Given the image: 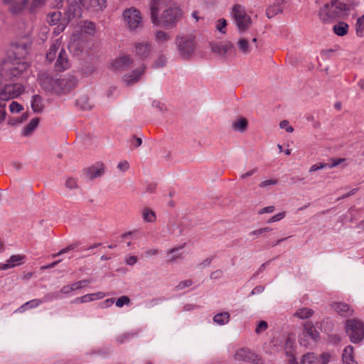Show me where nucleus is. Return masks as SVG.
I'll list each match as a JSON object with an SVG mask.
<instances>
[{
	"label": "nucleus",
	"mask_w": 364,
	"mask_h": 364,
	"mask_svg": "<svg viewBox=\"0 0 364 364\" xmlns=\"http://www.w3.org/2000/svg\"><path fill=\"white\" fill-rule=\"evenodd\" d=\"M151 52V45L146 41L136 43L135 44V53L136 55L144 59L147 58Z\"/></svg>",
	"instance_id": "a211bd4d"
},
{
	"label": "nucleus",
	"mask_w": 364,
	"mask_h": 364,
	"mask_svg": "<svg viewBox=\"0 0 364 364\" xmlns=\"http://www.w3.org/2000/svg\"><path fill=\"white\" fill-rule=\"evenodd\" d=\"M105 173V165L101 162H97L86 170L87 177L90 179L101 177Z\"/></svg>",
	"instance_id": "4468645a"
},
{
	"label": "nucleus",
	"mask_w": 364,
	"mask_h": 364,
	"mask_svg": "<svg viewBox=\"0 0 364 364\" xmlns=\"http://www.w3.org/2000/svg\"><path fill=\"white\" fill-rule=\"evenodd\" d=\"M144 66H140L137 68L136 69L132 71L130 73L124 75L123 77V82L127 85L134 84L139 80L140 77L144 73Z\"/></svg>",
	"instance_id": "f3484780"
},
{
	"label": "nucleus",
	"mask_w": 364,
	"mask_h": 364,
	"mask_svg": "<svg viewBox=\"0 0 364 364\" xmlns=\"http://www.w3.org/2000/svg\"><path fill=\"white\" fill-rule=\"evenodd\" d=\"M247 125V122L245 118H240L237 120H236L233 124L232 126L235 129H237L240 132H243Z\"/></svg>",
	"instance_id": "ea45409f"
},
{
	"label": "nucleus",
	"mask_w": 364,
	"mask_h": 364,
	"mask_svg": "<svg viewBox=\"0 0 364 364\" xmlns=\"http://www.w3.org/2000/svg\"><path fill=\"white\" fill-rule=\"evenodd\" d=\"M38 82L42 89L50 94L58 95L59 78L46 71H41L38 74Z\"/></svg>",
	"instance_id": "0eeeda50"
},
{
	"label": "nucleus",
	"mask_w": 364,
	"mask_h": 364,
	"mask_svg": "<svg viewBox=\"0 0 364 364\" xmlns=\"http://www.w3.org/2000/svg\"><path fill=\"white\" fill-rule=\"evenodd\" d=\"M331 355L329 353H323L320 355V362L321 364H328L331 360Z\"/></svg>",
	"instance_id": "5fc2aeb1"
},
{
	"label": "nucleus",
	"mask_w": 364,
	"mask_h": 364,
	"mask_svg": "<svg viewBox=\"0 0 364 364\" xmlns=\"http://www.w3.org/2000/svg\"><path fill=\"white\" fill-rule=\"evenodd\" d=\"M230 319V314L228 311L218 312L213 318V322L218 326L228 324Z\"/></svg>",
	"instance_id": "393cba45"
},
{
	"label": "nucleus",
	"mask_w": 364,
	"mask_h": 364,
	"mask_svg": "<svg viewBox=\"0 0 364 364\" xmlns=\"http://www.w3.org/2000/svg\"><path fill=\"white\" fill-rule=\"evenodd\" d=\"M56 6L63 7L64 6H72L73 4L77 2V0H58Z\"/></svg>",
	"instance_id": "bf43d9fd"
},
{
	"label": "nucleus",
	"mask_w": 364,
	"mask_h": 364,
	"mask_svg": "<svg viewBox=\"0 0 364 364\" xmlns=\"http://www.w3.org/2000/svg\"><path fill=\"white\" fill-rule=\"evenodd\" d=\"M167 62V58L164 55H160L158 56L157 59L155 60L154 63V67L155 68H163L166 65Z\"/></svg>",
	"instance_id": "c03bdc74"
},
{
	"label": "nucleus",
	"mask_w": 364,
	"mask_h": 364,
	"mask_svg": "<svg viewBox=\"0 0 364 364\" xmlns=\"http://www.w3.org/2000/svg\"><path fill=\"white\" fill-rule=\"evenodd\" d=\"M9 5V10L13 14H19L27 6L28 7V0H4Z\"/></svg>",
	"instance_id": "2eb2a0df"
},
{
	"label": "nucleus",
	"mask_w": 364,
	"mask_h": 364,
	"mask_svg": "<svg viewBox=\"0 0 364 364\" xmlns=\"http://www.w3.org/2000/svg\"><path fill=\"white\" fill-rule=\"evenodd\" d=\"M73 291H74V289H73V287L71 284L65 285V286L63 287L58 293H59V294L60 293L63 294H68L69 293H70Z\"/></svg>",
	"instance_id": "338daca9"
},
{
	"label": "nucleus",
	"mask_w": 364,
	"mask_h": 364,
	"mask_svg": "<svg viewBox=\"0 0 364 364\" xmlns=\"http://www.w3.org/2000/svg\"><path fill=\"white\" fill-rule=\"evenodd\" d=\"M129 168V164L127 161H121L117 164V169L122 172H125Z\"/></svg>",
	"instance_id": "6e6d98bb"
},
{
	"label": "nucleus",
	"mask_w": 364,
	"mask_h": 364,
	"mask_svg": "<svg viewBox=\"0 0 364 364\" xmlns=\"http://www.w3.org/2000/svg\"><path fill=\"white\" fill-rule=\"evenodd\" d=\"M239 50L243 54H248L251 51L250 43L244 38H240L237 43Z\"/></svg>",
	"instance_id": "7c9ffc66"
},
{
	"label": "nucleus",
	"mask_w": 364,
	"mask_h": 364,
	"mask_svg": "<svg viewBox=\"0 0 364 364\" xmlns=\"http://www.w3.org/2000/svg\"><path fill=\"white\" fill-rule=\"evenodd\" d=\"M354 348L352 346H347L342 353V362L343 364H358L354 359Z\"/></svg>",
	"instance_id": "412c9836"
},
{
	"label": "nucleus",
	"mask_w": 364,
	"mask_h": 364,
	"mask_svg": "<svg viewBox=\"0 0 364 364\" xmlns=\"http://www.w3.org/2000/svg\"><path fill=\"white\" fill-rule=\"evenodd\" d=\"M171 38V36L162 31H159L155 33V41L159 45H164Z\"/></svg>",
	"instance_id": "473e14b6"
},
{
	"label": "nucleus",
	"mask_w": 364,
	"mask_h": 364,
	"mask_svg": "<svg viewBox=\"0 0 364 364\" xmlns=\"http://www.w3.org/2000/svg\"><path fill=\"white\" fill-rule=\"evenodd\" d=\"M284 217H285V212L279 213L276 214V215H273L272 217H271L269 219L268 223H275L277 221H279L282 219H283Z\"/></svg>",
	"instance_id": "13d9d810"
},
{
	"label": "nucleus",
	"mask_w": 364,
	"mask_h": 364,
	"mask_svg": "<svg viewBox=\"0 0 364 364\" xmlns=\"http://www.w3.org/2000/svg\"><path fill=\"white\" fill-rule=\"evenodd\" d=\"M61 17V13L58 11H55L48 14L47 21L50 25H56L60 22Z\"/></svg>",
	"instance_id": "c9c22d12"
},
{
	"label": "nucleus",
	"mask_w": 364,
	"mask_h": 364,
	"mask_svg": "<svg viewBox=\"0 0 364 364\" xmlns=\"http://www.w3.org/2000/svg\"><path fill=\"white\" fill-rule=\"evenodd\" d=\"M349 26L344 21L338 22L333 27V33L338 36H344L348 33Z\"/></svg>",
	"instance_id": "bb28decb"
},
{
	"label": "nucleus",
	"mask_w": 364,
	"mask_h": 364,
	"mask_svg": "<svg viewBox=\"0 0 364 364\" xmlns=\"http://www.w3.org/2000/svg\"><path fill=\"white\" fill-rule=\"evenodd\" d=\"M69 67V62L65 51L61 48L58 53L55 68L58 70H65Z\"/></svg>",
	"instance_id": "aec40b11"
},
{
	"label": "nucleus",
	"mask_w": 364,
	"mask_h": 364,
	"mask_svg": "<svg viewBox=\"0 0 364 364\" xmlns=\"http://www.w3.org/2000/svg\"><path fill=\"white\" fill-rule=\"evenodd\" d=\"M42 303H43V301L41 299H33V300L26 302V305H28L27 307L28 309H33V308L37 307Z\"/></svg>",
	"instance_id": "052dcab7"
},
{
	"label": "nucleus",
	"mask_w": 364,
	"mask_h": 364,
	"mask_svg": "<svg viewBox=\"0 0 364 364\" xmlns=\"http://www.w3.org/2000/svg\"><path fill=\"white\" fill-rule=\"evenodd\" d=\"M234 358L236 360L239 361H245L253 364H263V360L259 355L245 348L238 349L235 353Z\"/></svg>",
	"instance_id": "9d476101"
},
{
	"label": "nucleus",
	"mask_w": 364,
	"mask_h": 364,
	"mask_svg": "<svg viewBox=\"0 0 364 364\" xmlns=\"http://www.w3.org/2000/svg\"><path fill=\"white\" fill-rule=\"evenodd\" d=\"M346 332L353 343H359L364 339V323L358 318L348 319L346 321Z\"/></svg>",
	"instance_id": "423d86ee"
},
{
	"label": "nucleus",
	"mask_w": 364,
	"mask_h": 364,
	"mask_svg": "<svg viewBox=\"0 0 364 364\" xmlns=\"http://www.w3.org/2000/svg\"><path fill=\"white\" fill-rule=\"evenodd\" d=\"M23 259L24 256L20 255L11 256L9 259L6 261L7 267L10 269L20 264Z\"/></svg>",
	"instance_id": "72a5a7b5"
},
{
	"label": "nucleus",
	"mask_w": 364,
	"mask_h": 364,
	"mask_svg": "<svg viewBox=\"0 0 364 364\" xmlns=\"http://www.w3.org/2000/svg\"><path fill=\"white\" fill-rule=\"evenodd\" d=\"M107 6V0H90L87 7L92 11H101Z\"/></svg>",
	"instance_id": "c756f323"
},
{
	"label": "nucleus",
	"mask_w": 364,
	"mask_h": 364,
	"mask_svg": "<svg viewBox=\"0 0 364 364\" xmlns=\"http://www.w3.org/2000/svg\"><path fill=\"white\" fill-rule=\"evenodd\" d=\"M105 296V293L99 291L92 294H87L82 296L77 297L75 299V303H87L90 301H93L95 300L101 299Z\"/></svg>",
	"instance_id": "5701e85b"
},
{
	"label": "nucleus",
	"mask_w": 364,
	"mask_h": 364,
	"mask_svg": "<svg viewBox=\"0 0 364 364\" xmlns=\"http://www.w3.org/2000/svg\"><path fill=\"white\" fill-rule=\"evenodd\" d=\"M278 183L277 179H269L261 182L259 186L262 188H266L268 186H274Z\"/></svg>",
	"instance_id": "4d7b16f0"
},
{
	"label": "nucleus",
	"mask_w": 364,
	"mask_h": 364,
	"mask_svg": "<svg viewBox=\"0 0 364 364\" xmlns=\"http://www.w3.org/2000/svg\"><path fill=\"white\" fill-rule=\"evenodd\" d=\"M122 21L129 31H136L143 26L141 13L134 6L127 8L122 11Z\"/></svg>",
	"instance_id": "20e7f679"
},
{
	"label": "nucleus",
	"mask_w": 364,
	"mask_h": 364,
	"mask_svg": "<svg viewBox=\"0 0 364 364\" xmlns=\"http://www.w3.org/2000/svg\"><path fill=\"white\" fill-rule=\"evenodd\" d=\"M179 55L183 59H189L196 49L195 41L191 37L178 36L176 39Z\"/></svg>",
	"instance_id": "6e6552de"
},
{
	"label": "nucleus",
	"mask_w": 364,
	"mask_h": 364,
	"mask_svg": "<svg viewBox=\"0 0 364 364\" xmlns=\"http://www.w3.org/2000/svg\"><path fill=\"white\" fill-rule=\"evenodd\" d=\"M267 327H268V324L266 321H260L255 328V333L257 335H259V334L262 333L264 331H265L267 330Z\"/></svg>",
	"instance_id": "49530a36"
},
{
	"label": "nucleus",
	"mask_w": 364,
	"mask_h": 364,
	"mask_svg": "<svg viewBox=\"0 0 364 364\" xmlns=\"http://www.w3.org/2000/svg\"><path fill=\"white\" fill-rule=\"evenodd\" d=\"M132 64V60L129 55L121 54L114 59L110 68L114 71H122L129 68Z\"/></svg>",
	"instance_id": "f8f14e48"
},
{
	"label": "nucleus",
	"mask_w": 364,
	"mask_h": 364,
	"mask_svg": "<svg viewBox=\"0 0 364 364\" xmlns=\"http://www.w3.org/2000/svg\"><path fill=\"white\" fill-rule=\"evenodd\" d=\"M279 127L285 129L289 133H292L294 132V127L289 124V122L287 120L281 121L279 123Z\"/></svg>",
	"instance_id": "603ef678"
},
{
	"label": "nucleus",
	"mask_w": 364,
	"mask_h": 364,
	"mask_svg": "<svg viewBox=\"0 0 364 364\" xmlns=\"http://www.w3.org/2000/svg\"><path fill=\"white\" fill-rule=\"evenodd\" d=\"M358 5V1L343 3L338 0H331L319 7L318 16L322 23H331L341 14L350 11Z\"/></svg>",
	"instance_id": "7ed1b4c3"
},
{
	"label": "nucleus",
	"mask_w": 364,
	"mask_h": 364,
	"mask_svg": "<svg viewBox=\"0 0 364 364\" xmlns=\"http://www.w3.org/2000/svg\"><path fill=\"white\" fill-rule=\"evenodd\" d=\"M58 95L68 94L75 89L77 84V78L72 75H66L63 78H59Z\"/></svg>",
	"instance_id": "9b49d317"
},
{
	"label": "nucleus",
	"mask_w": 364,
	"mask_h": 364,
	"mask_svg": "<svg viewBox=\"0 0 364 364\" xmlns=\"http://www.w3.org/2000/svg\"><path fill=\"white\" fill-rule=\"evenodd\" d=\"M193 282L191 279H187L179 282L178 284L176 286L175 289L176 290H182L186 287L191 286Z\"/></svg>",
	"instance_id": "864d4df0"
},
{
	"label": "nucleus",
	"mask_w": 364,
	"mask_h": 364,
	"mask_svg": "<svg viewBox=\"0 0 364 364\" xmlns=\"http://www.w3.org/2000/svg\"><path fill=\"white\" fill-rule=\"evenodd\" d=\"M183 248V245H181L169 250L166 253V262L170 264L178 259H182L184 254L182 251Z\"/></svg>",
	"instance_id": "6ab92c4d"
},
{
	"label": "nucleus",
	"mask_w": 364,
	"mask_h": 364,
	"mask_svg": "<svg viewBox=\"0 0 364 364\" xmlns=\"http://www.w3.org/2000/svg\"><path fill=\"white\" fill-rule=\"evenodd\" d=\"M6 80H9L6 72H4V66L2 64H0V87L2 85L3 82Z\"/></svg>",
	"instance_id": "0e129e2a"
},
{
	"label": "nucleus",
	"mask_w": 364,
	"mask_h": 364,
	"mask_svg": "<svg viewBox=\"0 0 364 364\" xmlns=\"http://www.w3.org/2000/svg\"><path fill=\"white\" fill-rule=\"evenodd\" d=\"M331 307L337 314L343 317L351 316L353 313V309L346 303L333 302L331 304Z\"/></svg>",
	"instance_id": "dca6fc26"
},
{
	"label": "nucleus",
	"mask_w": 364,
	"mask_h": 364,
	"mask_svg": "<svg viewBox=\"0 0 364 364\" xmlns=\"http://www.w3.org/2000/svg\"><path fill=\"white\" fill-rule=\"evenodd\" d=\"M355 33L358 37L364 36V15L360 16L356 21Z\"/></svg>",
	"instance_id": "e433bc0d"
},
{
	"label": "nucleus",
	"mask_w": 364,
	"mask_h": 364,
	"mask_svg": "<svg viewBox=\"0 0 364 364\" xmlns=\"http://www.w3.org/2000/svg\"><path fill=\"white\" fill-rule=\"evenodd\" d=\"M31 105L34 112H41L44 107L42 97L38 95H33L31 101Z\"/></svg>",
	"instance_id": "c85d7f7f"
},
{
	"label": "nucleus",
	"mask_w": 364,
	"mask_h": 364,
	"mask_svg": "<svg viewBox=\"0 0 364 364\" xmlns=\"http://www.w3.org/2000/svg\"><path fill=\"white\" fill-rule=\"evenodd\" d=\"M130 302V299L127 296H122L116 301V306L117 307H122L124 305H127Z\"/></svg>",
	"instance_id": "09e8293b"
},
{
	"label": "nucleus",
	"mask_w": 364,
	"mask_h": 364,
	"mask_svg": "<svg viewBox=\"0 0 364 364\" xmlns=\"http://www.w3.org/2000/svg\"><path fill=\"white\" fill-rule=\"evenodd\" d=\"M295 347V341L294 338H291L289 336L285 342V350L286 355H289V353H293L294 348Z\"/></svg>",
	"instance_id": "a19ab883"
},
{
	"label": "nucleus",
	"mask_w": 364,
	"mask_h": 364,
	"mask_svg": "<svg viewBox=\"0 0 364 364\" xmlns=\"http://www.w3.org/2000/svg\"><path fill=\"white\" fill-rule=\"evenodd\" d=\"M307 336L310 337L313 341H316L319 337V332L310 323H306L304 326V332L300 335L299 340L301 345L304 346L309 345V342L306 339Z\"/></svg>",
	"instance_id": "ddd939ff"
},
{
	"label": "nucleus",
	"mask_w": 364,
	"mask_h": 364,
	"mask_svg": "<svg viewBox=\"0 0 364 364\" xmlns=\"http://www.w3.org/2000/svg\"><path fill=\"white\" fill-rule=\"evenodd\" d=\"M313 314L314 311L312 309L308 308H301L296 310L294 314V316L301 319H305L311 316Z\"/></svg>",
	"instance_id": "f704fd0d"
},
{
	"label": "nucleus",
	"mask_w": 364,
	"mask_h": 364,
	"mask_svg": "<svg viewBox=\"0 0 364 364\" xmlns=\"http://www.w3.org/2000/svg\"><path fill=\"white\" fill-rule=\"evenodd\" d=\"M90 283V280L83 279L79 282H76L72 284L74 291L77 289H80L88 285Z\"/></svg>",
	"instance_id": "de8ad7c7"
},
{
	"label": "nucleus",
	"mask_w": 364,
	"mask_h": 364,
	"mask_svg": "<svg viewBox=\"0 0 364 364\" xmlns=\"http://www.w3.org/2000/svg\"><path fill=\"white\" fill-rule=\"evenodd\" d=\"M48 0H31V4L28 6L30 12H35L40 8L46 5Z\"/></svg>",
	"instance_id": "4c0bfd02"
},
{
	"label": "nucleus",
	"mask_w": 364,
	"mask_h": 364,
	"mask_svg": "<svg viewBox=\"0 0 364 364\" xmlns=\"http://www.w3.org/2000/svg\"><path fill=\"white\" fill-rule=\"evenodd\" d=\"M76 105L83 110H90L93 107L92 103L87 95L80 96L76 101Z\"/></svg>",
	"instance_id": "cd10ccee"
},
{
	"label": "nucleus",
	"mask_w": 364,
	"mask_h": 364,
	"mask_svg": "<svg viewBox=\"0 0 364 364\" xmlns=\"http://www.w3.org/2000/svg\"><path fill=\"white\" fill-rule=\"evenodd\" d=\"M66 188L69 189H75L77 188V183L76 179L73 178H68L65 183Z\"/></svg>",
	"instance_id": "3c124183"
},
{
	"label": "nucleus",
	"mask_w": 364,
	"mask_h": 364,
	"mask_svg": "<svg viewBox=\"0 0 364 364\" xmlns=\"http://www.w3.org/2000/svg\"><path fill=\"white\" fill-rule=\"evenodd\" d=\"M61 46L60 38L55 39L50 46L48 51L46 53V59L48 62L51 63L54 60L56 53L60 50Z\"/></svg>",
	"instance_id": "b1692460"
},
{
	"label": "nucleus",
	"mask_w": 364,
	"mask_h": 364,
	"mask_svg": "<svg viewBox=\"0 0 364 364\" xmlns=\"http://www.w3.org/2000/svg\"><path fill=\"white\" fill-rule=\"evenodd\" d=\"M227 21L225 18H220L216 21L215 28L221 33H226Z\"/></svg>",
	"instance_id": "79ce46f5"
},
{
	"label": "nucleus",
	"mask_w": 364,
	"mask_h": 364,
	"mask_svg": "<svg viewBox=\"0 0 364 364\" xmlns=\"http://www.w3.org/2000/svg\"><path fill=\"white\" fill-rule=\"evenodd\" d=\"M25 90L21 83H9L0 87V100L7 101L21 95Z\"/></svg>",
	"instance_id": "1a4fd4ad"
},
{
	"label": "nucleus",
	"mask_w": 364,
	"mask_h": 364,
	"mask_svg": "<svg viewBox=\"0 0 364 364\" xmlns=\"http://www.w3.org/2000/svg\"><path fill=\"white\" fill-rule=\"evenodd\" d=\"M6 104L0 102V124H1L6 119Z\"/></svg>",
	"instance_id": "e2e57ef3"
},
{
	"label": "nucleus",
	"mask_w": 364,
	"mask_h": 364,
	"mask_svg": "<svg viewBox=\"0 0 364 364\" xmlns=\"http://www.w3.org/2000/svg\"><path fill=\"white\" fill-rule=\"evenodd\" d=\"M326 167H327V164H321V163L316 164L312 165L310 167L309 171L310 172H314V171L322 169V168H326Z\"/></svg>",
	"instance_id": "69168bd1"
},
{
	"label": "nucleus",
	"mask_w": 364,
	"mask_h": 364,
	"mask_svg": "<svg viewBox=\"0 0 364 364\" xmlns=\"http://www.w3.org/2000/svg\"><path fill=\"white\" fill-rule=\"evenodd\" d=\"M282 11V8L279 6H269L267 9V16L268 18H272L273 17L274 15L279 14V13H281Z\"/></svg>",
	"instance_id": "37998d69"
},
{
	"label": "nucleus",
	"mask_w": 364,
	"mask_h": 364,
	"mask_svg": "<svg viewBox=\"0 0 364 364\" xmlns=\"http://www.w3.org/2000/svg\"><path fill=\"white\" fill-rule=\"evenodd\" d=\"M137 260H138L137 257L134 255L127 256V257H126V259H125L126 264L128 265H130V266H132L134 264H136Z\"/></svg>",
	"instance_id": "774afa93"
},
{
	"label": "nucleus",
	"mask_w": 364,
	"mask_h": 364,
	"mask_svg": "<svg viewBox=\"0 0 364 364\" xmlns=\"http://www.w3.org/2000/svg\"><path fill=\"white\" fill-rule=\"evenodd\" d=\"M39 121L38 117L33 118L29 123L21 129V136L25 137L31 136L38 127Z\"/></svg>",
	"instance_id": "4be33fe9"
},
{
	"label": "nucleus",
	"mask_w": 364,
	"mask_h": 364,
	"mask_svg": "<svg viewBox=\"0 0 364 364\" xmlns=\"http://www.w3.org/2000/svg\"><path fill=\"white\" fill-rule=\"evenodd\" d=\"M60 298V296H59V293L58 292H54V293H50V294H48L47 295H46L43 298V301H51L54 299H58Z\"/></svg>",
	"instance_id": "680f3d73"
},
{
	"label": "nucleus",
	"mask_w": 364,
	"mask_h": 364,
	"mask_svg": "<svg viewBox=\"0 0 364 364\" xmlns=\"http://www.w3.org/2000/svg\"><path fill=\"white\" fill-rule=\"evenodd\" d=\"M150 10L152 23L166 29L173 28L183 14L180 7L171 0H151Z\"/></svg>",
	"instance_id": "f257e3e1"
},
{
	"label": "nucleus",
	"mask_w": 364,
	"mask_h": 364,
	"mask_svg": "<svg viewBox=\"0 0 364 364\" xmlns=\"http://www.w3.org/2000/svg\"><path fill=\"white\" fill-rule=\"evenodd\" d=\"M79 37L75 34H73L70 38V42L69 44V48L70 50H78L80 48L78 47L77 38Z\"/></svg>",
	"instance_id": "8fccbe9b"
},
{
	"label": "nucleus",
	"mask_w": 364,
	"mask_h": 364,
	"mask_svg": "<svg viewBox=\"0 0 364 364\" xmlns=\"http://www.w3.org/2000/svg\"><path fill=\"white\" fill-rule=\"evenodd\" d=\"M23 109V106L16 101L11 102L9 105V110L11 113H19Z\"/></svg>",
	"instance_id": "a18cd8bd"
},
{
	"label": "nucleus",
	"mask_w": 364,
	"mask_h": 364,
	"mask_svg": "<svg viewBox=\"0 0 364 364\" xmlns=\"http://www.w3.org/2000/svg\"><path fill=\"white\" fill-rule=\"evenodd\" d=\"M141 216L144 221L146 223H154L156 220L154 211L148 208L142 210Z\"/></svg>",
	"instance_id": "2f4dec72"
},
{
	"label": "nucleus",
	"mask_w": 364,
	"mask_h": 364,
	"mask_svg": "<svg viewBox=\"0 0 364 364\" xmlns=\"http://www.w3.org/2000/svg\"><path fill=\"white\" fill-rule=\"evenodd\" d=\"M80 31L89 36H93L96 33V24L92 21H85L80 26Z\"/></svg>",
	"instance_id": "a878e982"
},
{
	"label": "nucleus",
	"mask_w": 364,
	"mask_h": 364,
	"mask_svg": "<svg viewBox=\"0 0 364 364\" xmlns=\"http://www.w3.org/2000/svg\"><path fill=\"white\" fill-rule=\"evenodd\" d=\"M316 360L317 357L314 353H308L303 356L301 364H316Z\"/></svg>",
	"instance_id": "58836bf2"
},
{
	"label": "nucleus",
	"mask_w": 364,
	"mask_h": 364,
	"mask_svg": "<svg viewBox=\"0 0 364 364\" xmlns=\"http://www.w3.org/2000/svg\"><path fill=\"white\" fill-rule=\"evenodd\" d=\"M28 50L29 46L27 43L18 44L14 47V58L2 63L9 80L20 77L28 70L29 64L24 58L28 53Z\"/></svg>",
	"instance_id": "f03ea898"
},
{
	"label": "nucleus",
	"mask_w": 364,
	"mask_h": 364,
	"mask_svg": "<svg viewBox=\"0 0 364 364\" xmlns=\"http://www.w3.org/2000/svg\"><path fill=\"white\" fill-rule=\"evenodd\" d=\"M231 16L240 33L246 32L252 25L251 17L247 14L245 8L240 4H236L232 7Z\"/></svg>",
	"instance_id": "39448f33"
}]
</instances>
